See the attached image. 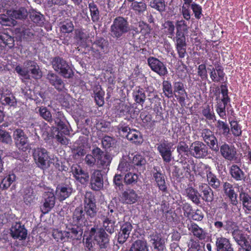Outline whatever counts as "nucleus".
<instances>
[{
  "label": "nucleus",
  "mask_w": 251,
  "mask_h": 251,
  "mask_svg": "<svg viewBox=\"0 0 251 251\" xmlns=\"http://www.w3.org/2000/svg\"><path fill=\"white\" fill-rule=\"evenodd\" d=\"M52 120L53 123L51 125L53 126L54 124L57 126L55 127L56 130H59L55 138L62 145H68L69 140L62 134L63 133L64 135H68L70 133L65 123V118L63 112L60 111H55L53 114Z\"/></svg>",
  "instance_id": "obj_1"
},
{
  "label": "nucleus",
  "mask_w": 251,
  "mask_h": 251,
  "mask_svg": "<svg viewBox=\"0 0 251 251\" xmlns=\"http://www.w3.org/2000/svg\"><path fill=\"white\" fill-rule=\"evenodd\" d=\"M130 31V26L127 20L122 17L115 18L110 28V34L115 39H119Z\"/></svg>",
  "instance_id": "obj_2"
},
{
  "label": "nucleus",
  "mask_w": 251,
  "mask_h": 251,
  "mask_svg": "<svg viewBox=\"0 0 251 251\" xmlns=\"http://www.w3.org/2000/svg\"><path fill=\"white\" fill-rule=\"evenodd\" d=\"M54 71L66 78H70L73 76V72L67 62L63 58L56 56L51 62Z\"/></svg>",
  "instance_id": "obj_3"
},
{
  "label": "nucleus",
  "mask_w": 251,
  "mask_h": 251,
  "mask_svg": "<svg viewBox=\"0 0 251 251\" xmlns=\"http://www.w3.org/2000/svg\"><path fill=\"white\" fill-rule=\"evenodd\" d=\"M33 156L35 162L38 167L45 170L49 169L51 162L47 151L43 148L34 149Z\"/></svg>",
  "instance_id": "obj_4"
},
{
  "label": "nucleus",
  "mask_w": 251,
  "mask_h": 251,
  "mask_svg": "<svg viewBox=\"0 0 251 251\" xmlns=\"http://www.w3.org/2000/svg\"><path fill=\"white\" fill-rule=\"evenodd\" d=\"M200 134L202 140L212 151H219L218 140L212 130L207 128H202L200 130Z\"/></svg>",
  "instance_id": "obj_5"
},
{
  "label": "nucleus",
  "mask_w": 251,
  "mask_h": 251,
  "mask_svg": "<svg viewBox=\"0 0 251 251\" xmlns=\"http://www.w3.org/2000/svg\"><path fill=\"white\" fill-rule=\"evenodd\" d=\"M189 151L191 154L196 158L201 159L206 157L210 151L208 146L201 141H195L190 146Z\"/></svg>",
  "instance_id": "obj_6"
},
{
  "label": "nucleus",
  "mask_w": 251,
  "mask_h": 251,
  "mask_svg": "<svg viewBox=\"0 0 251 251\" xmlns=\"http://www.w3.org/2000/svg\"><path fill=\"white\" fill-rule=\"evenodd\" d=\"M173 145L171 142L166 141H164L157 144V150L163 161L165 163L170 162L173 158Z\"/></svg>",
  "instance_id": "obj_7"
},
{
  "label": "nucleus",
  "mask_w": 251,
  "mask_h": 251,
  "mask_svg": "<svg viewBox=\"0 0 251 251\" xmlns=\"http://www.w3.org/2000/svg\"><path fill=\"white\" fill-rule=\"evenodd\" d=\"M72 223L82 226L89 225V220L83 211L82 206L76 207L73 212Z\"/></svg>",
  "instance_id": "obj_8"
},
{
  "label": "nucleus",
  "mask_w": 251,
  "mask_h": 251,
  "mask_svg": "<svg viewBox=\"0 0 251 251\" xmlns=\"http://www.w3.org/2000/svg\"><path fill=\"white\" fill-rule=\"evenodd\" d=\"M46 78L50 84L58 92H65L67 90L65 82L58 75L50 72L47 75Z\"/></svg>",
  "instance_id": "obj_9"
},
{
  "label": "nucleus",
  "mask_w": 251,
  "mask_h": 251,
  "mask_svg": "<svg viewBox=\"0 0 251 251\" xmlns=\"http://www.w3.org/2000/svg\"><path fill=\"white\" fill-rule=\"evenodd\" d=\"M83 226L71 223L68 227V230L64 231V235L72 240H80L83 232Z\"/></svg>",
  "instance_id": "obj_10"
},
{
  "label": "nucleus",
  "mask_w": 251,
  "mask_h": 251,
  "mask_svg": "<svg viewBox=\"0 0 251 251\" xmlns=\"http://www.w3.org/2000/svg\"><path fill=\"white\" fill-rule=\"evenodd\" d=\"M148 63L151 69L160 76H165L168 74L165 65L157 58L150 57L148 58Z\"/></svg>",
  "instance_id": "obj_11"
},
{
  "label": "nucleus",
  "mask_w": 251,
  "mask_h": 251,
  "mask_svg": "<svg viewBox=\"0 0 251 251\" xmlns=\"http://www.w3.org/2000/svg\"><path fill=\"white\" fill-rule=\"evenodd\" d=\"M108 46L107 40L103 38H99L93 43L92 50L96 53L97 57H100L101 55L108 52Z\"/></svg>",
  "instance_id": "obj_12"
},
{
  "label": "nucleus",
  "mask_w": 251,
  "mask_h": 251,
  "mask_svg": "<svg viewBox=\"0 0 251 251\" xmlns=\"http://www.w3.org/2000/svg\"><path fill=\"white\" fill-rule=\"evenodd\" d=\"M152 175L159 189L163 192H167V186L165 181V175L162 173L158 167H153Z\"/></svg>",
  "instance_id": "obj_13"
},
{
  "label": "nucleus",
  "mask_w": 251,
  "mask_h": 251,
  "mask_svg": "<svg viewBox=\"0 0 251 251\" xmlns=\"http://www.w3.org/2000/svg\"><path fill=\"white\" fill-rule=\"evenodd\" d=\"M90 183L91 188L95 191L100 190L103 186V179L101 171L94 170L91 174Z\"/></svg>",
  "instance_id": "obj_14"
},
{
  "label": "nucleus",
  "mask_w": 251,
  "mask_h": 251,
  "mask_svg": "<svg viewBox=\"0 0 251 251\" xmlns=\"http://www.w3.org/2000/svg\"><path fill=\"white\" fill-rule=\"evenodd\" d=\"M219 151L222 156L228 161H232L236 158V151L235 148L226 143L219 146Z\"/></svg>",
  "instance_id": "obj_15"
},
{
  "label": "nucleus",
  "mask_w": 251,
  "mask_h": 251,
  "mask_svg": "<svg viewBox=\"0 0 251 251\" xmlns=\"http://www.w3.org/2000/svg\"><path fill=\"white\" fill-rule=\"evenodd\" d=\"M173 95L180 103H183L185 102L187 94L182 81H175L173 83Z\"/></svg>",
  "instance_id": "obj_16"
},
{
  "label": "nucleus",
  "mask_w": 251,
  "mask_h": 251,
  "mask_svg": "<svg viewBox=\"0 0 251 251\" xmlns=\"http://www.w3.org/2000/svg\"><path fill=\"white\" fill-rule=\"evenodd\" d=\"M44 203L41 206L42 212L45 214L48 213L54 207L55 202V197L52 191L44 193L43 195Z\"/></svg>",
  "instance_id": "obj_17"
},
{
  "label": "nucleus",
  "mask_w": 251,
  "mask_h": 251,
  "mask_svg": "<svg viewBox=\"0 0 251 251\" xmlns=\"http://www.w3.org/2000/svg\"><path fill=\"white\" fill-rule=\"evenodd\" d=\"M94 240L101 249H106L109 244L110 236L103 228H99L94 237Z\"/></svg>",
  "instance_id": "obj_18"
},
{
  "label": "nucleus",
  "mask_w": 251,
  "mask_h": 251,
  "mask_svg": "<svg viewBox=\"0 0 251 251\" xmlns=\"http://www.w3.org/2000/svg\"><path fill=\"white\" fill-rule=\"evenodd\" d=\"M133 228L130 222H126L120 226V231L118 235V242L121 244H124L128 238L129 234Z\"/></svg>",
  "instance_id": "obj_19"
},
{
  "label": "nucleus",
  "mask_w": 251,
  "mask_h": 251,
  "mask_svg": "<svg viewBox=\"0 0 251 251\" xmlns=\"http://www.w3.org/2000/svg\"><path fill=\"white\" fill-rule=\"evenodd\" d=\"M28 22L24 21V23L21 25L20 27H17V37H19V40L25 39L28 40L34 36V34L28 27Z\"/></svg>",
  "instance_id": "obj_20"
},
{
  "label": "nucleus",
  "mask_w": 251,
  "mask_h": 251,
  "mask_svg": "<svg viewBox=\"0 0 251 251\" xmlns=\"http://www.w3.org/2000/svg\"><path fill=\"white\" fill-rule=\"evenodd\" d=\"M223 190L225 194L229 199L230 203L233 205L238 204L237 194L235 193L233 186L228 182H225L223 185Z\"/></svg>",
  "instance_id": "obj_21"
},
{
  "label": "nucleus",
  "mask_w": 251,
  "mask_h": 251,
  "mask_svg": "<svg viewBox=\"0 0 251 251\" xmlns=\"http://www.w3.org/2000/svg\"><path fill=\"white\" fill-rule=\"evenodd\" d=\"M205 173L208 185L215 190H219L221 186V181L216 175L211 171V168L208 166H205Z\"/></svg>",
  "instance_id": "obj_22"
},
{
  "label": "nucleus",
  "mask_w": 251,
  "mask_h": 251,
  "mask_svg": "<svg viewBox=\"0 0 251 251\" xmlns=\"http://www.w3.org/2000/svg\"><path fill=\"white\" fill-rule=\"evenodd\" d=\"M72 172L75 179L81 184H84L89 180L88 173L85 172L80 166L75 165L72 167Z\"/></svg>",
  "instance_id": "obj_23"
},
{
  "label": "nucleus",
  "mask_w": 251,
  "mask_h": 251,
  "mask_svg": "<svg viewBox=\"0 0 251 251\" xmlns=\"http://www.w3.org/2000/svg\"><path fill=\"white\" fill-rule=\"evenodd\" d=\"M199 190L202 199L206 202H212L214 199V193L212 188L207 184L202 183L199 186Z\"/></svg>",
  "instance_id": "obj_24"
},
{
  "label": "nucleus",
  "mask_w": 251,
  "mask_h": 251,
  "mask_svg": "<svg viewBox=\"0 0 251 251\" xmlns=\"http://www.w3.org/2000/svg\"><path fill=\"white\" fill-rule=\"evenodd\" d=\"M188 228L193 235L200 240H204L207 236L206 230L200 227L197 224L191 223Z\"/></svg>",
  "instance_id": "obj_25"
},
{
  "label": "nucleus",
  "mask_w": 251,
  "mask_h": 251,
  "mask_svg": "<svg viewBox=\"0 0 251 251\" xmlns=\"http://www.w3.org/2000/svg\"><path fill=\"white\" fill-rule=\"evenodd\" d=\"M217 251H234L232 245L229 239L225 237L217 238L216 241Z\"/></svg>",
  "instance_id": "obj_26"
},
{
  "label": "nucleus",
  "mask_w": 251,
  "mask_h": 251,
  "mask_svg": "<svg viewBox=\"0 0 251 251\" xmlns=\"http://www.w3.org/2000/svg\"><path fill=\"white\" fill-rule=\"evenodd\" d=\"M72 192V187L68 184L58 186L56 189V194L60 201H62L68 198Z\"/></svg>",
  "instance_id": "obj_27"
},
{
  "label": "nucleus",
  "mask_w": 251,
  "mask_h": 251,
  "mask_svg": "<svg viewBox=\"0 0 251 251\" xmlns=\"http://www.w3.org/2000/svg\"><path fill=\"white\" fill-rule=\"evenodd\" d=\"M17 147L23 151L28 149L27 137L21 129H17Z\"/></svg>",
  "instance_id": "obj_28"
},
{
  "label": "nucleus",
  "mask_w": 251,
  "mask_h": 251,
  "mask_svg": "<svg viewBox=\"0 0 251 251\" xmlns=\"http://www.w3.org/2000/svg\"><path fill=\"white\" fill-rule=\"evenodd\" d=\"M121 198L126 203L129 204L135 203L139 199L137 194L133 189H127L123 192Z\"/></svg>",
  "instance_id": "obj_29"
},
{
  "label": "nucleus",
  "mask_w": 251,
  "mask_h": 251,
  "mask_svg": "<svg viewBox=\"0 0 251 251\" xmlns=\"http://www.w3.org/2000/svg\"><path fill=\"white\" fill-rule=\"evenodd\" d=\"M229 171L231 177L235 180L237 181H245L246 174L237 165H232L230 167Z\"/></svg>",
  "instance_id": "obj_30"
},
{
  "label": "nucleus",
  "mask_w": 251,
  "mask_h": 251,
  "mask_svg": "<svg viewBox=\"0 0 251 251\" xmlns=\"http://www.w3.org/2000/svg\"><path fill=\"white\" fill-rule=\"evenodd\" d=\"M211 67V68H208V70L210 71V77L211 80L215 82L224 81L225 74L222 68L219 66L215 69L212 66Z\"/></svg>",
  "instance_id": "obj_31"
},
{
  "label": "nucleus",
  "mask_w": 251,
  "mask_h": 251,
  "mask_svg": "<svg viewBox=\"0 0 251 251\" xmlns=\"http://www.w3.org/2000/svg\"><path fill=\"white\" fill-rule=\"evenodd\" d=\"M151 242L154 251H163L165 248V242L161 235L155 233L150 235Z\"/></svg>",
  "instance_id": "obj_32"
},
{
  "label": "nucleus",
  "mask_w": 251,
  "mask_h": 251,
  "mask_svg": "<svg viewBox=\"0 0 251 251\" xmlns=\"http://www.w3.org/2000/svg\"><path fill=\"white\" fill-rule=\"evenodd\" d=\"M24 66L28 69L34 78L39 79L42 77V72L40 70L39 67L35 62L30 60L26 61L24 63Z\"/></svg>",
  "instance_id": "obj_33"
},
{
  "label": "nucleus",
  "mask_w": 251,
  "mask_h": 251,
  "mask_svg": "<svg viewBox=\"0 0 251 251\" xmlns=\"http://www.w3.org/2000/svg\"><path fill=\"white\" fill-rule=\"evenodd\" d=\"M185 192L188 199L195 204L199 205L201 203L200 199L201 195H200L197 190L192 186H188L185 189Z\"/></svg>",
  "instance_id": "obj_34"
},
{
  "label": "nucleus",
  "mask_w": 251,
  "mask_h": 251,
  "mask_svg": "<svg viewBox=\"0 0 251 251\" xmlns=\"http://www.w3.org/2000/svg\"><path fill=\"white\" fill-rule=\"evenodd\" d=\"M176 26V32L175 38H186L184 32H187L188 29L186 22L182 19L177 20Z\"/></svg>",
  "instance_id": "obj_35"
},
{
  "label": "nucleus",
  "mask_w": 251,
  "mask_h": 251,
  "mask_svg": "<svg viewBox=\"0 0 251 251\" xmlns=\"http://www.w3.org/2000/svg\"><path fill=\"white\" fill-rule=\"evenodd\" d=\"M176 48L179 58H184L187 54L186 38H176Z\"/></svg>",
  "instance_id": "obj_36"
},
{
  "label": "nucleus",
  "mask_w": 251,
  "mask_h": 251,
  "mask_svg": "<svg viewBox=\"0 0 251 251\" xmlns=\"http://www.w3.org/2000/svg\"><path fill=\"white\" fill-rule=\"evenodd\" d=\"M239 199L241 201L243 208L246 210L251 211V197L243 189L239 193Z\"/></svg>",
  "instance_id": "obj_37"
},
{
  "label": "nucleus",
  "mask_w": 251,
  "mask_h": 251,
  "mask_svg": "<svg viewBox=\"0 0 251 251\" xmlns=\"http://www.w3.org/2000/svg\"><path fill=\"white\" fill-rule=\"evenodd\" d=\"M129 251H149L147 241L137 239L132 244Z\"/></svg>",
  "instance_id": "obj_38"
},
{
  "label": "nucleus",
  "mask_w": 251,
  "mask_h": 251,
  "mask_svg": "<svg viewBox=\"0 0 251 251\" xmlns=\"http://www.w3.org/2000/svg\"><path fill=\"white\" fill-rule=\"evenodd\" d=\"M88 8L90 13L91 20L94 23H97L100 20V11L98 7L94 1L88 3Z\"/></svg>",
  "instance_id": "obj_39"
},
{
  "label": "nucleus",
  "mask_w": 251,
  "mask_h": 251,
  "mask_svg": "<svg viewBox=\"0 0 251 251\" xmlns=\"http://www.w3.org/2000/svg\"><path fill=\"white\" fill-rule=\"evenodd\" d=\"M149 6L162 14L166 10L167 3L165 0H151Z\"/></svg>",
  "instance_id": "obj_40"
},
{
  "label": "nucleus",
  "mask_w": 251,
  "mask_h": 251,
  "mask_svg": "<svg viewBox=\"0 0 251 251\" xmlns=\"http://www.w3.org/2000/svg\"><path fill=\"white\" fill-rule=\"evenodd\" d=\"M134 100L137 103L143 105L146 99V95L143 88L136 87L133 93Z\"/></svg>",
  "instance_id": "obj_41"
},
{
  "label": "nucleus",
  "mask_w": 251,
  "mask_h": 251,
  "mask_svg": "<svg viewBox=\"0 0 251 251\" xmlns=\"http://www.w3.org/2000/svg\"><path fill=\"white\" fill-rule=\"evenodd\" d=\"M83 209L90 222L91 223L96 219L99 210L97 206H84Z\"/></svg>",
  "instance_id": "obj_42"
},
{
  "label": "nucleus",
  "mask_w": 251,
  "mask_h": 251,
  "mask_svg": "<svg viewBox=\"0 0 251 251\" xmlns=\"http://www.w3.org/2000/svg\"><path fill=\"white\" fill-rule=\"evenodd\" d=\"M128 160L130 161L132 168L137 169L144 168L146 163L145 159L142 155L138 154L134 155L132 160L130 159V157H129Z\"/></svg>",
  "instance_id": "obj_43"
},
{
  "label": "nucleus",
  "mask_w": 251,
  "mask_h": 251,
  "mask_svg": "<svg viewBox=\"0 0 251 251\" xmlns=\"http://www.w3.org/2000/svg\"><path fill=\"white\" fill-rule=\"evenodd\" d=\"M231 233L233 238L238 245H240L247 239V235L238 228L232 231Z\"/></svg>",
  "instance_id": "obj_44"
},
{
  "label": "nucleus",
  "mask_w": 251,
  "mask_h": 251,
  "mask_svg": "<svg viewBox=\"0 0 251 251\" xmlns=\"http://www.w3.org/2000/svg\"><path fill=\"white\" fill-rule=\"evenodd\" d=\"M88 206H97L95 196L93 193L90 191L85 193L83 199V207Z\"/></svg>",
  "instance_id": "obj_45"
},
{
  "label": "nucleus",
  "mask_w": 251,
  "mask_h": 251,
  "mask_svg": "<svg viewBox=\"0 0 251 251\" xmlns=\"http://www.w3.org/2000/svg\"><path fill=\"white\" fill-rule=\"evenodd\" d=\"M229 102L222 101V100L219 99L216 105V111L219 116L222 119H226V107Z\"/></svg>",
  "instance_id": "obj_46"
},
{
  "label": "nucleus",
  "mask_w": 251,
  "mask_h": 251,
  "mask_svg": "<svg viewBox=\"0 0 251 251\" xmlns=\"http://www.w3.org/2000/svg\"><path fill=\"white\" fill-rule=\"evenodd\" d=\"M147 5L146 3L142 1H135L130 5V8L136 14H141L143 13L147 10Z\"/></svg>",
  "instance_id": "obj_47"
},
{
  "label": "nucleus",
  "mask_w": 251,
  "mask_h": 251,
  "mask_svg": "<svg viewBox=\"0 0 251 251\" xmlns=\"http://www.w3.org/2000/svg\"><path fill=\"white\" fill-rule=\"evenodd\" d=\"M201 114L206 120L213 122L216 121V116L213 110L210 108L209 105L203 107L201 110Z\"/></svg>",
  "instance_id": "obj_48"
},
{
  "label": "nucleus",
  "mask_w": 251,
  "mask_h": 251,
  "mask_svg": "<svg viewBox=\"0 0 251 251\" xmlns=\"http://www.w3.org/2000/svg\"><path fill=\"white\" fill-rule=\"evenodd\" d=\"M126 137L128 140L135 143H140L142 142L140 132L135 129H131L129 133L126 135Z\"/></svg>",
  "instance_id": "obj_49"
},
{
  "label": "nucleus",
  "mask_w": 251,
  "mask_h": 251,
  "mask_svg": "<svg viewBox=\"0 0 251 251\" xmlns=\"http://www.w3.org/2000/svg\"><path fill=\"white\" fill-rule=\"evenodd\" d=\"M139 181V175L136 173L129 172L126 174L124 177V182L126 185H134Z\"/></svg>",
  "instance_id": "obj_50"
},
{
  "label": "nucleus",
  "mask_w": 251,
  "mask_h": 251,
  "mask_svg": "<svg viewBox=\"0 0 251 251\" xmlns=\"http://www.w3.org/2000/svg\"><path fill=\"white\" fill-rule=\"evenodd\" d=\"M216 127L218 131L224 136H227L229 134L230 129L226 123L221 120H218L216 124Z\"/></svg>",
  "instance_id": "obj_51"
},
{
  "label": "nucleus",
  "mask_w": 251,
  "mask_h": 251,
  "mask_svg": "<svg viewBox=\"0 0 251 251\" xmlns=\"http://www.w3.org/2000/svg\"><path fill=\"white\" fill-rule=\"evenodd\" d=\"M39 113L43 119L49 122L50 124L53 123L52 114L46 107L42 106L39 107Z\"/></svg>",
  "instance_id": "obj_52"
},
{
  "label": "nucleus",
  "mask_w": 251,
  "mask_h": 251,
  "mask_svg": "<svg viewBox=\"0 0 251 251\" xmlns=\"http://www.w3.org/2000/svg\"><path fill=\"white\" fill-rule=\"evenodd\" d=\"M18 225L19 226L18 228H17V239L22 241V245H24L23 242H25V240L27 237V231L24 226H22L20 223L17 222V226Z\"/></svg>",
  "instance_id": "obj_53"
},
{
  "label": "nucleus",
  "mask_w": 251,
  "mask_h": 251,
  "mask_svg": "<svg viewBox=\"0 0 251 251\" xmlns=\"http://www.w3.org/2000/svg\"><path fill=\"white\" fill-rule=\"evenodd\" d=\"M60 28L62 33H69L73 31L74 26L72 21L67 20L60 23Z\"/></svg>",
  "instance_id": "obj_54"
},
{
  "label": "nucleus",
  "mask_w": 251,
  "mask_h": 251,
  "mask_svg": "<svg viewBox=\"0 0 251 251\" xmlns=\"http://www.w3.org/2000/svg\"><path fill=\"white\" fill-rule=\"evenodd\" d=\"M162 89L165 96L171 98L173 96V87L171 82L168 80H164L162 83Z\"/></svg>",
  "instance_id": "obj_55"
},
{
  "label": "nucleus",
  "mask_w": 251,
  "mask_h": 251,
  "mask_svg": "<svg viewBox=\"0 0 251 251\" xmlns=\"http://www.w3.org/2000/svg\"><path fill=\"white\" fill-rule=\"evenodd\" d=\"M165 29V32L169 37L172 38L175 34V26L174 22L171 21H167L163 25Z\"/></svg>",
  "instance_id": "obj_56"
},
{
  "label": "nucleus",
  "mask_w": 251,
  "mask_h": 251,
  "mask_svg": "<svg viewBox=\"0 0 251 251\" xmlns=\"http://www.w3.org/2000/svg\"><path fill=\"white\" fill-rule=\"evenodd\" d=\"M116 222L110 221L108 220L104 219L102 221L103 229L108 233L112 234L115 232V224Z\"/></svg>",
  "instance_id": "obj_57"
},
{
  "label": "nucleus",
  "mask_w": 251,
  "mask_h": 251,
  "mask_svg": "<svg viewBox=\"0 0 251 251\" xmlns=\"http://www.w3.org/2000/svg\"><path fill=\"white\" fill-rule=\"evenodd\" d=\"M95 100L97 105L101 106L103 105L104 101L103 96L104 92L101 88L97 89L95 91Z\"/></svg>",
  "instance_id": "obj_58"
},
{
  "label": "nucleus",
  "mask_w": 251,
  "mask_h": 251,
  "mask_svg": "<svg viewBox=\"0 0 251 251\" xmlns=\"http://www.w3.org/2000/svg\"><path fill=\"white\" fill-rule=\"evenodd\" d=\"M30 19L36 24L41 25L44 23V16L39 12L33 11L30 14Z\"/></svg>",
  "instance_id": "obj_59"
},
{
  "label": "nucleus",
  "mask_w": 251,
  "mask_h": 251,
  "mask_svg": "<svg viewBox=\"0 0 251 251\" xmlns=\"http://www.w3.org/2000/svg\"><path fill=\"white\" fill-rule=\"evenodd\" d=\"M132 168L130 162L126 160L125 159H123L120 162L118 170L122 173H125L128 171H130Z\"/></svg>",
  "instance_id": "obj_60"
},
{
  "label": "nucleus",
  "mask_w": 251,
  "mask_h": 251,
  "mask_svg": "<svg viewBox=\"0 0 251 251\" xmlns=\"http://www.w3.org/2000/svg\"><path fill=\"white\" fill-rule=\"evenodd\" d=\"M0 40L1 43L5 45H7L9 48H12L14 45V40L13 38L5 33L0 34Z\"/></svg>",
  "instance_id": "obj_61"
},
{
  "label": "nucleus",
  "mask_w": 251,
  "mask_h": 251,
  "mask_svg": "<svg viewBox=\"0 0 251 251\" xmlns=\"http://www.w3.org/2000/svg\"><path fill=\"white\" fill-rule=\"evenodd\" d=\"M182 169L184 171L183 176L188 177L190 176L192 167H195L193 161L189 160L188 161L182 162Z\"/></svg>",
  "instance_id": "obj_62"
},
{
  "label": "nucleus",
  "mask_w": 251,
  "mask_h": 251,
  "mask_svg": "<svg viewBox=\"0 0 251 251\" xmlns=\"http://www.w3.org/2000/svg\"><path fill=\"white\" fill-rule=\"evenodd\" d=\"M111 158L110 156L107 154L98 160L97 162L98 165L100 166V167H101L102 169H106L108 166H109L111 163Z\"/></svg>",
  "instance_id": "obj_63"
},
{
  "label": "nucleus",
  "mask_w": 251,
  "mask_h": 251,
  "mask_svg": "<svg viewBox=\"0 0 251 251\" xmlns=\"http://www.w3.org/2000/svg\"><path fill=\"white\" fill-rule=\"evenodd\" d=\"M187 251H199L201 248L199 241L193 238L187 242Z\"/></svg>",
  "instance_id": "obj_64"
}]
</instances>
